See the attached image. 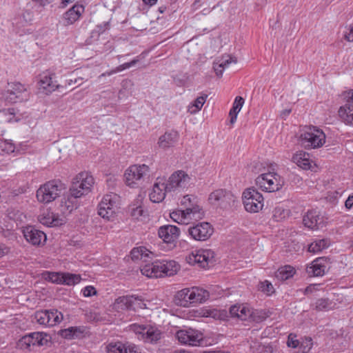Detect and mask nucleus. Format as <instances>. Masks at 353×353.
<instances>
[{
  "instance_id": "obj_35",
  "label": "nucleus",
  "mask_w": 353,
  "mask_h": 353,
  "mask_svg": "<svg viewBox=\"0 0 353 353\" xmlns=\"http://www.w3.org/2000/svg\"><path fill=\"white\" fill-rule=\"evenodd\" d=\"M163 262V276H172L178 272L180 265L174 261H165Z\"/></svg>"
},
{
  "instance_id": "obj_56",
  "label": "nucleus",
  "mask_w": 353,
  "mask_h": 353,
  "mask_svg": "<svg viewBox=\"0 0 353 353\" xmlns=\"http://www.w3.org/2000/svg\"><path fill=\"white\" fill-rule=\"evenodd\" d=\"M296 336L293 334H290L288 336L287 345L290 347L296 348L299 344V341L296 339Z\"/></svg>"
},
{
  "instance_id": "obj_30",
  "label": "nucleus",
  "mask_w": 353,
  "mask_h": 353,
  "mask_svg": "<svg viewBox=\"0 0 353 353\" xmlns=\"http://www.w3.org/2000/svg\"><path fill=\"white\" fill-rule=\"evenodd\" d=\"M190 288H184L179 291L174 296V301L177 305L188 307L191 304Z\"/></svg>"
},
{
  "instance_id": "obj_42",
  "label": "nucleus",
  "mask_w": 353,
  "mask_h": 353,
  "mask_svg": "<svg viewBox=\"0 0 353 353\" xmlns=\"http://www.w3.org/2000/svg\"><path fill=\"white\" fill-rule=\"evenodd\" d=\"M62 283L68 285H73L80 282L81 277L78 274L64 273L63 274Z\"/></svg>"
},
{
  "instance_id": "obj_34",
  "label": "nucleus",
  "mask_w": 353,
  "mask_h": 353,
  "mask_svg": "<svg viewBox=\"0 0 353 353\" xmlns=\"http://www.w3.org/2000/svg\"><path fill=\"white\" fill-rule=\"evenodd\" d=\"M330 241L327 239H319L311 243L308 246V251L312 253H318L328 248Z\"/></svg>"
},
{
  "instance_id": "obj_55",
  "label": "nucleus",
  "mask_w": 353,
  "mask_h": 353,
  "mask_svg": "<svg viewBox=\"0 0 353 353\" xmlns=\"http://www.w3.org/2000/svg\"><path fill=\"white\" fill-rule=\"evenodd\" d=\"M123 353H140L139 349L134 344L126 343L123 345Z\"/></svg>"
},
{
  "instance_id": "obj_25",
  "label": "nucleus",
  "mask_w": 353,
  "mask_h": 353,
  "mask_svg": "<svg viewBox=\"0 0 353 353\" xmlns=\"http://www.w3.org/2000/svg\"><path fill=\"white\" fill-rule=\"evenodd\" d=\"M231 316L238 318L241 321H246L252 318V312L244 306L233 305L230 308Z\"/></svg>"
},
{
  "instance_id": "obj_61",
  "label": "nucleus",
  "mask_w": 353,
  "mask_h": 353,
  "mask_svg": "<svg viewBox=\"0 0 353 353\" xmlns=\"http://www.w3.org/2000/svg\"><path fill=\"white\" fill-rule=\"evenodd\" d=\"M214 71L216 72V74L219 77H221L222 75H223V70H224V68H219V63H214Z\"/></svg>"
},
{
  "instance_id": "obj_9",
  "label": "nucleus",
  "mask_w": 353,
  "mask_h": 353,
  "mask_svg": "<svg viewBox=\"0 0 353 353\" xmlns=\"http://www.w3.org/2000/svg\"><path fill=\"white\" fill-rule=\"evenodd\" d=\"M117 199V196L115 194L104 196L98 206L99 215L107 220L114 217L118 209Z\"/></svg>"
},
{
  "instance_id": "obj_27",
  "label": "nucleus",
  "mask_w": 353,
  "mask_h": 353,
  "mask_svg": "<svg viewBox=\"0 0 353 353\" xmlns=\"http://www.w3.org/2000/svg\"><path fill=\"white\" fill-rule=\"evenodd\" d=\"M190 290L191 303L204 302L208 299L210 296V294L207 290L198 287H193L190 288Z\"/></svg>"
},
{
  "instance_id": "obj_53",
  "label": "nucleus",
  "mask_w": 353,
  "mask_h": 353,
  "mask_svg": "<svg viewBox=\"0 0 353 353\" xmlns=\"http://www.w3.org/2000/svg\"><path fill=\"white\" fill-rule=\"evenodd\" d=\"M63 274L57 272H48L46 279L52 283H62Z\"/></svg>"
},
{
  "instance_id": "obj_14",
  "label": "nucleus",
  "mask_w": 353,
  "mask_h": 353,
  "mask_svg": "<svg viewBox=\"0 0 353 353\" xmlns=\"http://www.w3.org/2000/svg\"><path fill=\"white\" fill-rule=\"evenodd\" d=\"M190 178L188 174L183 170L174 172L170 177L166 183L168 191H174L177 188H185L188 185Z\"/></svg>"
},
{
  "instance_id": "obj_52",
  "label": "nucleus",
  "mask_w": 353,
  "mask_h": 353,
  "mask_svg": "<svg viewBox=\"0 0 353 353\" xmlns=\"http://www.w3.org/2000/svg\"><path fill=\"white\" fill-rule=\"evenodd\" d=\"M0 149L1 152L10 154L14 152L15 146L14 144L6 140L1 143Z\"/></svg>"
},
{
  "instance_id": "obj_39",
  "label": "nucleus",
  "mask_w": 353,
  "mask_h": 353,
  "mask_svg": "<svg viewBox=\"0 0 353 353\" xmlns=\"http://www.w3.org/2000/svg\"><path fill=\"white\" fill-rule=\"evenodd\" d=\"M146 252H147V250H145V248H143V247L138 248H134L131 251V258L133 260L140 259V260H142V261L146 262L147 261L146 259L149 258L150 254H152L151 252L147 253Z\"/></svg>"
},
{
  "instance_id": "obj_54",
  "label": "nucleus",
  "mask_w": 353,
  "mask_h": 353,
  "mask_svg": "<svg viewBox=\"0 0 353 353\" xmlns=\"http://www.w3.org/2000/svg\"><path fill=\"white\" fill-rule=\"evenodd\" d=\"M256 353H278L277 350L272 345H260Z\"/></svg>"
},
{
  "instance_id": "obj_22",
  "label": "nucleus",
  "mask_w": 353,
  "mask_h": 353,
  "mask_svg": "<svg viewBox=\"0 0 353 353\" xmlns=\"http://www.w3.org/2000/svg\"><path fill=\"white\" fill-rule=\"evenodd\" d=\"M326 259L325 258H318L312 261L310 266L307 267V272L310 276H323L325 272Z\"/></svg>"
},
{
  "instance_id": "obj_32",
  "label": "nucleus",
  "mask_w": 353,
  "mask_h": 353,
  "mask_svg": "<svg viewBox=\"0 0 353 353\" xmlns=\"http://www.w3.org/2000/svg\"><path fill=\"white\" fill-rule=\"evenodd\" d=\"M295 273L294 268L291 265H285L279 268L275 272V277L280 281H285L291 277Z\"/></svg>"
},
{
  "instance_id": "obj_19",
  "label": "nucleus",
  "mask_w": 353,
  "mask_h": 353,
  "mask_svg": "<svg viewBox=\"0 0 353 353\" xmlns=\"http://www.w3.org/2000/svg\"><path fill=\"white\" fill-rule=\"evenodd\" d=\"M59 85L52 80L51 75L43 74L40 76L38 81V89L44 94H49L58 89Z\"/></svg>"
},
{
  "instance_id": "obj_40",
  "label": "nucleus",
  "mask_w": 353,
  "mask_h": 353,
  "mask_svg": "<svg viewBox=\"0 0 353 353\" xmlns=\"http://www.w3.org/2000/svg\"><path fill=\"white\" fill-rule=\"evenodd\" d=\"M48 316L49 319L48 326H54L63 320V314L57 310H48Z\"/></svg>"
},
{
  "instance_id": "obj_37",
  "label": "nucleus",
  "mask_w": 353,
  "mask_h": 353,
  "mask_svg": "<svg viewBox=\"0 0 353 353\" xmlns=\"http://www.w3.org/2000/svg\"><path fill=\"white\" fill-rule=\"evenodd\" d=\"M207 98L208 94H205L197 97L194 102L188 106V112L192 114L198 112L202 108Z\"/></svg>"
},
{
  "instance_id": "obj_20",
  "label": "nucleus",
  "mask_w": 353,
  "mask_h": 353,
  "mask_svg": "<svg viewBox=\"0 0 353 353\" xmlns=\"http://www.w3.org/2000/svg\"><path fill=\"white\" fill-rule=\"evenodd\" d=\"M39 221L48 227H57L65 223L64 217H59L57 214L51 212H44L38 217Z\"/></svg>"
},
{
  "instance_id": "obj_62",
  "label": "nucleus",
  "mask_w": 353,
  "mask_h": 353,
  "mask_svg": "<svg viewBox=\"0 0 353 353\" xmlns=\"http://www.w3.org/2000/svg\"><path fill=\"white\" fill-rule=\"evenodd\" d=\"M345 205L347 209H350L353 206V195L348 196L345 201Z\"/></svg>"
},
{
  "instance_id": "obj_28",
  "label": "nucleus",
  "mask_w": 353,
  "mask_h": 353,
  "mask_svg": "<svg viewBox=\"0 0 353 353\" xmlns=\"http://www.w3.org/2000/svg\"><path fill=\"white\" fill-rule=\"evenodd\" d=\"M292 161L303 170H309L311 167L309 154L303 151H299L294 154L292 157Z\"/></svg>"
},
{
  "instance_id": "obj_26",
  "label": "nucleus",
  "mask_w": 353,
  "mask_h": 353,
  "mask_svg": "<svg viewBox=\"0 0 353 353\" xmlns=\"http://www.w3.org/2000/svg\"><path fill=\"white\" fill-rule=\"evenodd\" d=\"M319 212L316 210H309L303 216V223L304 225L310 229L318 228L319 224Z\"/></svg>"
},
{
  "instance_id": "obj_5",
  "label": "nucleus",
  "mask_w": 353,
  "mask_h": 353,
  "mask_svg": "<svg viewBox=\"0 0 353 353\" xmlns=\"http://www.w3.org/2000/svg\"><path fill=\"white\" fill-rule=\"evenodd\" d=\"M300 141L305 148H320L325 142V134L321 130L315 127L309 128L301 134Z\"/></svg>"
},
{
  "instance_id": "obj_41",
  "label": "nucleus",
  "mask_w": 353,
  "mask_h": 353,
  "mask_svg": "<svg viewBox=\"0 0 353 353\" xmlns=\"http://www.w3.org/2000/svg\"><path fill=\"white\" fill-rule=\"evenodd\" d=\"M139 61V59L138 58H136V59H133L132 61H131L130 62L125 63L123 64H121V65H119L115 69L112 70L110 72H106L105 73H103L101 74V76H105V75L110 76V75H112L113 74H115L117 72H121V71H122L123 70L128 69V68L134 65Z\"/></svg>"
},
{
  "instance_id": "obj_44",
  "label": "nucleus",
  "mask_w": 353,
  "mask_h": 353,
  "mask_svg": "<svg viewBox=\"0 0 353 353\" xmlns=\"http://www.w3.org/2000/svg\"><path fill=\"white\" fill-rule=\"evenodd\" d=\"M218 63L219 68H223L225 69L232 63H236L237 59L230 54H225L223 56L220 60L218 61Z\"/></svg>"
},
{
  "instance_id": "obj_63",
  "label": "nucleus",
  "mask_w": 353,
  "mask_h": 353,
  "mask_svg": "<svg viewBox=\"0 0 353 353\" xmlns=\"http://www.w3.org/2000/svg\"><path fill=\"white\" fill-rule=\"evenodd\" d=\"M9 251V248L4 245H0V257H2Z\"/></svg>"
},
{
  "instance_id": "obj_45",
  "label": "nucleus",
  "mask_w": 353,
  "mask_h": 353,
  "mask_svg": "<svg viewBox=\"0 0 353 353\" xmlns=\"http://www.w3.org/2000/svg\"><path fill=\"white\" fill-rule=\"evenodd\" d=\"M146 212L144 211L141 205L133 204L130 206V214L134 219H139L140 217L145 216Z\"/></svg>"
},
{
  "instance_id": "obj_6",
  "label": "nucleus",
  "mask_w": 353,
  "mask_h": 353,
  "mask_svg": "<svg viewBox=\"0 0 353 353\" xmlns=\"http://www.w3.org/2000/svg\"><path fill=\"white\" fill-rule=\"evenodd\" d=\"M242 199L245 209L248 212H258L263 207L262 194L254 188L246 189L243 193Z\"/></svg>"
},
{
  "instance_id": "obj_48",
  "label": "nucleus",
  "mask_w": 353,
  "mask_h": 353,
  "mask_svg": "<svg viewBox=\"0 0 353 353\" xmlns=\"http://www.w3.org/2000/svg\"><path fill=\"white\" fill-rule=\"evenodd\" d=\"M123 345L121 342L110 343L107 346L108 353H123Z\"/></svg>"
},
{
  "instance_id": "obj_2",
  "label": "nucleus",
  "mask_w": 353,
  "mask_h": 353,
  "mask_svg": "<svg viewBox=\"0 0 353 353\" xmlns=\"http://www.w3.org/2000/svg\"><path fill=\"white\" fill-rule=\"evenodd\" d=\"M94 184V179L88 172H81L74 179L70 188L71 196L74 199L87 194Z\"/></svg>"
},
{
  "instance_id": "obj_21",
  "label": "nucleus",
  "mask_w": 353,
  "mask_h": 353,
  "mask_svg": "<svg viewBox=\"0 0 353 353\" xmlns=\"http://www.w3.org/2000/svg\"><path fill=\"white\" fill-rule=\"evenodd\" d=\"M141 273L148 277H161L163 276V262L155 261L147 263L141 269Z\"/></svg>"
},
{
  "instance_id": "obj_12",
  "label": "nucleus",
  "mask_w": 353,
  "mask_h": 353,
  "mask_svg": "<svg viewBox=\"0 0 353 353\" xmlns=\"http://www.w3.org/2000/svg\"><path fill=\"white\" fill-rule=\"evenodd\" d=\"M176 336L180 343L192 346H199L203 341L202 333L193 329L179 330Z\"/></svg>"
},
{
  "instance_id": "obj_60",
  "label": "nucleus",
  "mask_w": 353,
  "mask_h": 353,
  "mask_svg": "<svg viewBox=\"0 0 353 353\" xmlns=\"http://www.w3.org/2000/svg\"><path fill=\"white\" fill-rule=\"evenodd\" d=\"M137 297H138L137 300L134 299V305H136L137 307L141 308V309L146 308V304L145 303H143V299L139 296H137Z\"/></svg>"
},
{
  "instance_id": "obj_50",
  "label": "nucleus",
  "mask_w": 353,
  "mask_h": 353,
  "mask_svg": "<svg viewBox=\"0 0 353 353\" xmlns=\"http://www.w3.org/2000/svg\"><path fill=\"white\" fill-rule=\"evenodd\" d=\"M288 214L283 208L276 207L273 210V218L275 221H279L284 219Z\"/></svg>"
},
{
  "instance_id": "obj_51",
  "label": "nucleus",
  "mask_w": 353,
  "mask_h": 353,
  "mask_svg": "<svg viewBox=\"0 0 353 353\" xmlns=\"http://www.w3.org/2000/svg\"><path fill=\"white\" fill-rule=\"evenodd\" d=\"M243 103H244V99L241 97H236L234 100L233 107L230 110L231 114H233V113L238 114L240 112Z\"/></svg>"
},
{
  "instance_id": "obj_36",
  "label": "nucleus",
  "mask_w": 353,
  "mask_h": 353,
  "mask_svg": "<svg viewBox=\"0 0 353 353\" xmlns=\"http://www.w3.org/2000/svg\"><path fill=\"white\" fill-rule=\"evenodd\" d=\"M311 307L312 309L319 312L327 311L332 309V302L327 298H321L317 299Z\"/></svg>"
},
{
  "instance_id": "obj_64",
  "label": "nucleus",
  "mask_w": 353,
  "mask_h": 353,
  "mask_svg": "<svg viewBox=\"0 0 353 353\" xmlns=\"http://www.w3.org/2000/svg\"><path fill=\"white\" fill-rule=\"evenodd\" d=\"M345 39L348 41H353V26L351 27L350 33L345 35Z\"/></svg>"
},
{
  "instance_id": "obj_1",
  "label": "nucleus",
  "mask_w": 353,
  "mask_h": 353,
  "mask_svg": "<svg viewBox=\"0 0 353 353\" xmlns=\"http://www.w3.org/2000/svg\"><path fill=\"white\" fill-rule=\"evenodd\" d=\"M65 190V185L58 180L46 182L37 191V200L43 203H48L59 197Z\"/></svg>"
},
{
  "instance_id": "obj_58",
  "label": "nucleus",
  "mask_w": 353,
  "mask_h": 353,
  "mask_svg": "<svg viewBox=\"0 0 353 353\" xmlns=\"http://www.w3.org/2000/svg\"><path fill=\"white\" fill-rule=\"evenodd\" d=\"M181 203L182 205H184L185 209H186V207H193V206H198L197 205H194L192 203L191 197L190 195H186L183 196V199L181 201Z\"/></svg>"
},
{
  "instance_id": "obj_57",
  "label": "nucleus",
  "mask_w": 353,
  "mask_h": 353,
  "mask_svg": "<svg viewBox=\"0 0 353 353\" xmlns=\"http://www.w3.org/2000/svg\"><path fill=\"white\" fill-rule=\"evenodd\" d=\"M82 291L83 296L85 297H90L97 294L96 289L91 285L86 286Z\"/></svg>"
},
{
  "instance_id": "obj_23",
  "label": "nucleus",
  "mask_w": 353,
  "mask_h": 353,
  "mask_svg": "<svg viewBox=\"0 0 353 353\" xmlns=\"http://www.w3.org/2000/svg\"><path fill=\"white\" fill-rule=\"evenodd\" d=\"M134 300H137L138 297L134 296H123L117 298L114 303V308L119 310H135L134 307Z\"/></svg>"
},
{
  "instance_id": "obj_24",
  "label": "nucleus",
  "mask_w": 353,
  "mask_h": 353,
  "mask_svg": "<svg viewBox=\"0 0 353 353\" xmlns=\"http://www.w3.org/2000/svg\"><path fill=\"white\" fill-rule=\"evenodd\" d=\"M178 139L179 134L176 131L167 132L159 137L158 144L160 148L165 149L173 146Z\"/></svg>"
},
{
  "instance_id": "obj_8",
  "label": "nucleus",
  "mask_w": 353,
  "mask_h": 353,
  "mask_svg": "<svg viewBox=\"0 0 353 353\" xmlns=\"http://www.w3.org/2000/svg\"><path fill=\"white\" fill-rule=\"evenodd\" d=\"M203 213L199 206L186 207V209L179 210L170 213V218L180 224H188L192 219H201Z\"/></svg>"
},
{
  "instance_id": "obj_29",
  "label": "nucleus",
  "mask_w": 353,
  "mask_h": 353,
  "mask_svg": "<svg viewBox=\"0 0 353 353\" xmlns=\"http://www.w3.org/2000/svg\"><path fill=\"white\" fill-rule=\"evenodd\" d=\"M84 10L83 6L74 5L64 14V19L67 24H72L80 17L81 12Z\"/></svg>"
},
{
  "instance_id": "obj_17",
  "label": "nucleus",
  "mask_w": 353,
  "mask_h": 353,
  "mask_svg": "<svg viewBox=\"0 0 353 353\" xmlns=\"http://www.w3.org/2000/svg\"><path fill=\"white\" fill-rule=\"evenodd\" d=\"M168 192L169 191L167 189L165 179L157 178V182L154 184L152 192L150 193V199L153 203L161 202Z\"/></svg>"
},
{
  "instance_id": "obj_46",
  "label": "nucleus",
  "mask_w": 353,
  "mask_h": 353,
  "mask_svg": "<svg viewBox=\"0 0 353 353\" xmlns=\"http://www.w3.org/2000/svg\"><path fill=\"white\" fill-rule=\"evenodd\" d=\"M259 289L268 295L272 294L274 292L272 284L268 281H264L259 283Z\"/></svg>"
},
{
  "instance_id": "obj_7",
  "label": "nucleus",
  "mask_w": 353,
  "mask_h": 353,
  "mask_svg": "<svg viewBox=\"0 0 353 353\" xmlns=\"http://www.w3.org/2000/svg\"><path fill=\"white\" fill-rule=\"evenodd\" d=\"M10 88L5 92V101L9 103H17L27 101L29 93L27 88L19 82L9 84Z\"/></svg>"
},
{
  "instance_id": "obj_38",
  "label": "nucleus",
  "mask_w": 353,
  "mask_h": 353,
  "mask_svg": "<svg viewBox=\"0 0 353 353\" xmlns=\"http://www.w3.org/2000/svg\"><path fill=\"white\" fill-rule=\"evenodd\" d=\"M74 199H75L72 197L71 195L70 196H68L67 199L65 197L62 199L60 208L61 211L63 214L70 213L74 210Z\"/></svg>"
},
{
  "instance_id": "obj_16",
  "label": "nucleus",
  "mask_w": 353,
  "mask_h": 353,
  "mask_svg": "<svg viewBox=\"0 0 353 353\" xmlns=\"http://www.w3.org/2000/svg\"><path fill=\"white\" fill-rule=\"evenodd\" d=\"M50 336L43 332H33L21 338L20 343L22 346L30 348L31 345H43L50 341Z\"/></svg>"
},
{
  "instance_id": "obj_47",
  "label": "nucleus",
  "mask_w": 353,
  "mask_h": 353,
  "mask_svg": "<svg viewBox=\"0 0 353 353\" xmlns=\"http://www.w3.org/2000/svg\"><path fill=\"white\" fill-rule=\"evenodd\" d=\"M60 335L65 339H72L74 337H79V334L77 333V329L74 327H70L68 329L61 330Z\"/></svg>"
},
{
  "instance_id": "obj_18",
  "label": "nucleus",
  "mask_w": 353,
  "mask_h": 353,
  "mask_svg": "<svg viewBox=\"0 0 353 353\" xmlns=\"http://www.w3.org/2000/svg\"><path fill=\"white\" fill-rule=\"evenodd\" d=\"M180 234L179 229L172 225H165L160 227L158 230L159 236L165 243H173L176 241Z\"/></svg>"
},
{
  "instance_id": "obj_31",
  "label": "nucleus",
  "mask_w": 353,
  "mask_h": 353,
  "mask_svg": "<svg viewBox=\"0 0 353 353\" xmlns=\"http://www.w3.org/2000/svg\"><path fill=\"white\" fill-rule=\"evenodd\" d=\"M139 333L142 334L143 339L150 343L157 342L159 341L161 339V332L159 330L152 327L148 329L144 327Z\"/></svg>"
},
{
  "instance_id": "obj_4",
  "label": "nucleus",
  "mask_w": 353,
  "mask_h": 353,
  "mask_svg": "<svg viewBox=\"0 0 353 353\" xmlns=\"http://www.w3.org/2000/svg\"><path fill=\"white\" fill-rule=\"evenodd\" d=\"M256 185L266 192H276L284 185L283 178L276 172H268L259 175L256 179Z\"/></svg>"
},
{
  "instance_id": "obj_3",
  "label": "nucleus",
  "mask_w": 353,
  "mask_h": 353,
  "mask_svg": "<svg viewBox=\"0 0 353 353\" xmlns=\"http://www.w3.org/2000/svg\"><path fill=\"white\" fill-rule=\"evenodd\" d=\"M150 168L145 164L132 165L125 172V183L135 188L141 184L149 176Z\"/></svg>"
},
{
  "instance_id": "obj_33",
  "label": "nucleus",
  "mask_w": 353,
  "mask_h": 353,
  "mask_svg": "<svg viewBox=\"0 0 353 353\" xmlns=\"http://www.w3.org/2000/svg\"><path fill=\"white\" fill-rule=\"evenodd\" d=\"M339 116L349 124H353V107L349 103H345L344 106L340 108L339 110Z\"/></svg>"
},
{
  "instance_id": "obj_13",
  "label": "nucleus",
  "mask_w": 353,
  "mask_h": 353,
  "mask_svg": "<svg viewBox=\"0 0 353 353\" xmlns=\"http://www.w3.org/2000/svg\"><path fill=\"white\" fill-rule=\"evenodd\" d=\"M209 201L213 205L227 208L234 202V196L230 192L223 189L216 190L209 196Z\"/></svg>"
},
{
  "instance_id": "obj_11",
  "label": "nucleus",
  "mask_w": 353,
  "mask_h": 353,
  "mask_svg": "<svg viewBox=\"0 0 353 353\" xmlns=\"http://www.w3.org/2000/svg\"><path fill=\"white\" fill-rule=\"evenodd\" d=\"M214 229L210 223L201 222L188 229L189 236L196 241H206L213 234Z\"/></svg>"
},
{
  "instance_id": "obj_43",
  "label": "nucleus",
  "mask_w": 353,
  "mask_h": 353,
  "mask_svg": "<svg viewBox=\"0 0 353 353\" xmlns=\"http://www.w3.org/2000/svg\"><path fill=\"white\" fill-rule=\"evenodd\" d=\"M34 319L40 325H48V323H49L48 310H40L36 312L34 314Z\"/></svg>"
},
{
  "instance_id": "obj_59",
  "label": "nucleus",
  "mask_w": 353,
  "mask_h": 353,
  "mask_svg": "<svg viewBox=\"0 0 353 353\" xmlns=\"http://www.w3.org/2000/svg\"><path fill=\"white\" fill-rule=\"evenodd\" d=\"M320 286V284H311L308 285L305 289L304 293L305 294L312 293L314 291L318 290V287Z\"/></svg>"
},
{
  "instance_id": "obj_15",
  "label": "nucleus",
  "mask_w": 353,
  "mask_h": 353,
  "mask_svg": "<svg viewBox=\"0 0 353 353\" xmlns=\"http://www.w3.org/2000/svg\"><path fill=\"white\" fill-rule=\"evenodd\" d=\"M23 234L26 240L32 245H43L46 241V234L31 225L25 227L23 230Z\"/></svg>"
},
{
  "instance_id": "obj_49",
  "label": "nucleus",
  "mask_w": 353,
  "mask_h": 353,
  "mask_svg": "<svg viewBox=\"0 0 353 353\" xmlns=\"http://www.w3.org/2000/svg\"><path fill=\"white\" fill-rule=\"evenodd\" d=\"M133 86V83L131 80L125 79L121 83L122 88L119 91L118 97L121 99L125 96V90H130Z\"/></svg>"
},
{
  "instance_id": "obj_10",
  "label": "nucleus",
  "mask_w": 353,
  "mask_h": 353,
  "mask_svg": "<svg viewBox=\"0 0 353 353\" xmlns=\"http://www.w3.org/2000/svg\"><path fill=\"white\" fill-rule=\"evenodd\" d=\"M186 261L190 265L205 268L214 262V252L210 250H198L187 256Z\"/></svg>"
}]
</instances>
